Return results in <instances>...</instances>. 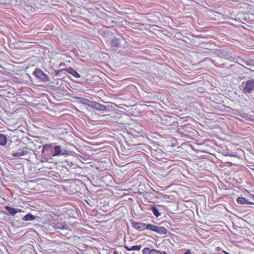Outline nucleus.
I'll use <instances>...</instances> for the list:
<instances>
[{"mask_svg": "<svg viewBox=\"0 0 254 254\" xmlns=\"http://www.w3.org/2000/svg\"><path fill=\"white\" fill-rule=\"evenodd\" d=\"M254 91V79H251L248 80L245 84V86L243 89L244 93L246 94H250Z\"/></svg>", "mask_w": 254, "mask_h": 254, "instance_id": "obj_1", "label": "nucleus"}, {"mask_svg": "<svg viewBox=\"0 0 254 254\" xmlns=\"http://www.w3.org/2000/svg\"><path fill=\"white\" fill-rule=\"evenodd\" d=\"M33 74L43 82L49 81L48 76L46 74L42 69L39 68L35 69V71L33 72Z\"/></svg>", "mask_w": 254, "mask_h": 254, "instance_id": "obj_2", "label": "nucleus"}, {"mask_svg": "<svg viewBox=\"0 0 254 254\" xmlns=\"http://www.w3.org/2000/svg\"><path fill=\"white\" fill-rule=\"evenodd\" d=\"M132 226L136 229L138 231L141 232L146 229L149 230L150 224H146L144 223L136 222L134 221L131 222Z\"/></svg>", "mask_w": 254, "mask_h": 254, "instance_id": "obj_3", "label": "nucleus"}, {"mask_svg": "<svg viewBox=\"0 0 254 254\" xmlns=\"http://www.w3.org/2000/svg\"><path fill=\"white\" fill-rule=\"evenodd\" d=\"M53 156H62L68 154L66 150L63 149L62 147L60 145H57L53 147L52 150Z\"/></svg>", "mask_w": 254, "mask_h": 254, "instance_id": "obj_4", "label": "nucleus"}, {"mask_svg": "<svg viewBox=\"0 0 254 254\" xmlns=\"http://www.w3.org/2000/svg\"><path fill=\"white\" fill-rule=\"evenodd\" d=\"M149 228V230L155 232L160 235L166 234L167 232V229L164 227L156 226L151 224H150Z\"/></svg>", "mask_w": 254, "mask_h": 254, "instance_id": "obj_5", "label": "nucleus"}, {"mask_svg": "<svg viewBox=\"0 0 254 254\" xmlns=\"http://www.w3.org/2000/svg\"><path fill=\"white\" fill-rule=\"evenodd\" d=\"M91 107L98 111H106L108 109L106 106L94 102H92Z\"/></svg>", "mask_w": 254, "mask_h": 254, "instance_id": "obj_6", "label": "nucleus"}, {"mask_svg": "<svg viewBox=\"0 0 254 254\" xmlns=\"http://www.w3.org/2000/svg\"><path fill=\"white\" fill-rule=\"evenodd\" d=\"M121 39L114 37L111 41V46L113 48H119L121 47Z\"/></svg>", "mask_w": 254, "mask_h": 254, "instance_id": "obj_7", "label": "nucleus"}, {"mask_svg": "<svg viewBox=\"0 0 254 254\" xmlns=\"http://www.w3.org/2000/svg\"><path fill=\"white\" fill-rule=\"evenodd\" d=\"M64 69H65V71L68 72L69 73L73 75L74 76L77 78L80 77V74L75 70L71 67L65 68H64Z\"/></svg>", "mask_w": 254, "mask_h": 254, "instance_id": "obj_8", "label": "nucleus"}, {"mask_svg": "<svg viewBox=\"0 0 254 254\" xmlns=\"http://www.w3.org/2000/svg\"><path fill=\"white\" fill-rule=\"evenodd\" d=\"M237 202L240 204H252L253 203L249 201L246 198L242 197H239L237 199Z\"/></svg>", "mask_w": 254, "mask_h": 254, "instance_id": "obj_9", "label": "nucleus"}, {"mask_svg": "<svg viewBox=\"0 0 254 254\" xmlns=\"http://www.w3.org/2000/svg\"><path fill=\"white\" fill-rule=\"evenodd\" d=\"M7 141V138L5 135L0 133V145H5Z\"/></svg>", "mask_w": 254, "mask_h": 254, "instance_id": "obj_10", "label": "nucleus"}, {"mask_svg": "<svg viewBox=\"0 0 254 254\" xmlns=\"http://www.w3.org/2000/svg\"><path fill=\"white\" fill-rule=\"evenodd\" d=\"M78 99L80 103L91 106L92 101H91L90 100L81 97L78 98Z\"/></svg>", "mask_w": 254, "mask_h": 254, "instance_id": "obj_11", "label": "nucleus"}, {"mask_svg": "<svg viewBox=\"0 0 254 254\" xmlns=\"http://www.w3.org/2000/svg\"><path fill=\"white\" fill-rule=\"evenodd\" d=\"M37 217L32 215L31 213H28L24 216L22 220L24 221H32L36 219Z\"/></svg>", "mask_w": 254, "mask_h": 254, "instance_id": "obj_12", "label": "nucleus"}, {"mask_svg": "<svg viewBox=\"0 0 254 254\" xmlns=\"http://www.w3.org/2000/svg\"><path fill=\"white\" fill-rule=\"evenodd\" d=\"M12 155L14 157H20L25 155V153L22 150L19 149L18 151H12Z\"/></svg>", "mask_w": 254, "mask_h": 254, "instance_id": "obj_13", "label": "nucleus"}, {"mask_svg": "<svg viewBox=\"0 0 254 254\" xmlns=\"http://www.w3.org/2000/svg\"><path fill=\"white\" fill-rule=\"evenodd\" d=\"M5 209L6 210V211H8L9 213L13 216L15 215L18 212V211L15 208L8 206H6Z\"/></svg>", "mask_w": 254, "mask_h": 254, "instance_id": "obj_14", "label": "nucleus"}, {"mask_svg": "<svg viewBox=\"0 0 254 254\" xmlns=\"http://www.w3.org/2000/svg\"><path fill=\"white\" fill-rule=\"evenodd\" d=\"M150 209L151 210L153 214L156 217H158L161 215V213L159 212V210L155 205L152 206Z\"/></svg>", "mask_w": 254, "mask_h": 254, "instance_id": "obj_15", "label": "nucleus"}, {"mask_svg": "<svg viewBox=\"0 0 254 254\" xmlns=\"http://www.w3.org/2000/svg\"><path fill=\"white\" fill-rule=\"evenodd\" d=\"M53 150V148L52 147V145L51 144H45L43 146L42 152L44 153L46 151H51Z\"/></svg>", "mask_w": 254, "mask_h": 254, "instance_id": "obj_16", "label": "nucleus"}, {"mask_svg": "<svg viewBox=\"0 0 254 254\" xmlns=\"http://www.w3.org/2000/svg\"><path fill=\"white\" fill-rule=\"evenodd\" d=\"M221 54L222 55V57L226 59L230 60V59L232 58L227 51H223L221 53Z\"/></svg>", "mask_w": 254, "mask_h": 254, "instance_id": "obj_17", "label": "nucleus"}, {"mask_svg": "<svg viewBox=\"0 0 254 254\" xmlns=\"http://www.w3.org/2000/svg\"><path fill=\"white\" fill-rule=\"evenodd\" d=\"M55 227L59 229H64L65 228V224L63 223H57L55 224Z\"/></svg>", "mask_w": 254, "mask_h": 254, "instance_id": "obj_18", "label": "nucleus"}, {"mask_svg": "<svg viewBox=\"0 0 254 254\" xmlns=\"http://www.w3.org/2000/svg\"><path fill=\"white\" fill-rule=\"evenodd\" d=\"M142 254H151L152 250L148 248H145L142 251Z\"/></svg>", "mask_w": 254, "mask_h": 254, "instance_id": "obj_19", "label": "nucleus"}, {"mask_svg": "<svg viewBox=\"0 0 254 254\" xmlns=\"http://www.w3.org/2000/svg\"><path fill=\"white\" fill-rule=\"evenodd\" d=\"M141 248V246L140 245H136L133 246L132 247H131V249H132V251H138L140 250Z\"/></svg>", "mask_w": 254, "mask_h": 254, "instance_id": "obj_20", "label": "nucleus"}, {"mask_svg": "<svg viewBox=\"0 0 254 254\" xmlns=\"http://www.w3.org/2000/svg\"><path fill=\"white\" fill-rule=\"evenodd\" d=\"M151 254H162V252L160 251L156 250V249H152Z\"/></svg>", "mask_w": 254, "mask_h": 254, "instance_id": "obj_21", "label": "nucleus"}, {"mask_svg": "<svg viewBox=\"0 0 254 254\" xmlns=\"http://www.w3.org/2000/svg\"><path fill=\"white\" fill-rule=\"evenodd\" d=\"M64 71H65V69L64 68H63L62 69L58 70L56 71V74L57 76H60L61 75V73L63 72Z\"/></svg>", "mask_w": 254, "mask_h": 254, "instance_id": "obj_22", "label": "nucleus"}, {"mask_svg": "<svg viewBox=\"0 0 254 254\" xmlns=\"http://www.w3.org/2000/svg\"><path fill=\"white\" fill-rule=\"evenodd\" d=\"M125 248L126 249V250H127V251H132V249H130L131 247H128L127 246H125Z\"/></svg>", "mask_w": 254, "mask_h": 254, "instance_id": "obj_23", "label": "nucleus"}, {"mask_svg": "<svg viewBox=\"0 0 254 254\" xmlns=\"http://www.w3.org/2000/svg\"><path fill=\"white\" fill-rule=\"evenodd\" d=\"M247 64L248 65H249V66H254V64H251V63H247Z\"/></svg>", "mask_w": 254, "mask_h": 254, "instance_id": "obj_24", "label": "nucleus"}, {"mask_svg": "<svg viewBox=\"0 0 254 254\" xmlns=\"http://www.w3.org/2000/svg\"><path fill=\"white\" fill-rule=\"evenodd\" d=\"M114 254H118L117 252V251H115V252H114Z\"/></svg>", "mask_w": 254, "mask_h": 254, "instance_id": "obj_25", "label": "nucleus"}, {"mask_svg": "<svg viewBox=\"0 0 254 254\" xmlns=\"http://www.w3.org/2000/svg\"><path fill=\"white\" fill-rule=\"evenodd\" d=\"M162 254H167L165 252H163V253H162Z\"/></svg>", "mask_w": 254, "mask_h": 254, "instance_id": "obj_26", "label": "nucleus"}, {"mask_svg": "<svg viewBox=\"0 0 254 254\" xmlns=\"http://www.w3.org/2000/svg\"><path fill=\"white\" fill-rule=\"evenodd\" d=\"M121 39H124V37H122V38H121Z\"/></svg>", "mask_w": 254, "mask_h": 254, "instance_id": "obj_27", "label": "nucleus"}]
</instances>
